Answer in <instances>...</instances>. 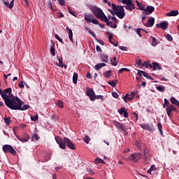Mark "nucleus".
<instances>
[{
  "mask_svg": "<svg viewBox=\"0 0 179 179\" xmlns=\"http://www.w3.org/2000/svg\"><path fill=\"white\" fill-rule=\"evenodd\" d=\"M136 3L137 5V6H138V9H140V10H145V8H146V5L143 4V3H141L139 2V1L136 0Z\"/></svg>",
  "mask_w": 179,
  "mask_h": 179,
  "instance_id": "nucleus-19",
  "label": "nucleus"
},
{
  "mask_svg": "<svg viewBox=\"0 0 179 179\" xmlns=\"http://www.w3.org/2000/svg\"><path fill=\"white\" fill-rule=\"evenodd\" d=\"M3 151L4 153H11L13 156H16V150L10 145H3Z\"/></svg>",
  "mask_w": 179,
  "mask_h": 179,
  "instance_id": "nucleus-6",
  "label": "nucleus"
},
{
  "mask_svg": "<svg viewBox=\"0 0 179 179\" xmlns=\"http://www.w3.org/2000/svg\"><path fill=\"white\" fill-rule=\"evenodd\" d=\"M145 27H152L155 24V17H150L147 22H143Z\"/></svg>",
  "mask_w": 179,
  "mask_h": 179,
  "instance_id": "nucleus-15",
  "label": "nucleus"
},
{
  "mask_svg": "<svg viewBox=\"0 0 179 179\" xmlns=\"http://www.w3.org/2000/svg\"><path fill=\"white\" fill-rule=\"evenodd\" d=\"M32 139L35 140V141H38V139H40V137L37 135V134H34V136H32Z\"/></svg>",
  "mask_w": 179,
  "mask_h": 179,
  "instance_id": "nucleus-57",
  "label": "nucleus"
},
{
  "mask_svg": "<svg viewBox=\"0 0 179 179\" xmlns=\"http://www.w3.org/2000/svg\"><path fill=\"white\" fill-rule=\"evenodd\" d=\"M110 64L113 66H117L118 65V59L117 57H113V59H110Z\"/></svg>",
  "mask_w": 179,
  "mask_h": 179,
  "instance_id": "nucleus-26",
  "label": "nucleus"
},
{
  "mask_svg": "<svg viewBox=\"0 0 179 179\" xmlns=\"http://www.w3.org/2000/svg\"><path fill=\"white\" fill-rule=\"evenodd\" d=\"M113 124L115 127V128H117V129H119V131H123L124 132L127 131V128L125 127L124 124L115 120L113 122Z\"/></svg>",
  "mask_w": 179,
  "mask_h": 179,
  "instance_id": "nucleus-9",
  "label": "nucleus"
},
{
  "mask_svg": "<svg viewBox=\"0 0 179 179\" xmlns=\"http://www.w3.org/2000/svg\"><path fill=\"white\" fill-rule=\"evenodd\" d=\"M104 66H106L105 63H98L94 66V69H96V71H100V69L104 68Z\"/></svg>",
  "mask_w": 179,
  "mask_h": 179,
  "instance_id": "nucleus-24",
  "label": "nucleus"
},
{
  "mask_svg": "<svg viewBox=\"0 0 179 179\" xmlns=\"http://www.w3.org/2000/svg\"><path fill=\"white\" fill-rule=\"evenodd\" d=\"M96 99H97L98 100H101V101H104V100H106V98H104L103 95H95V100Z\"/></svg>",
  "mask_w": 179,
  "mask_h": 179,
  "instance_id": "nucleus-42",
  "label": "nucleus"
},
{
  "mask_svg": "<svg viewBox=\"0 0 179 179\" xmlns=\"http://www.w3.org/2000/svg\"><path fill=\"white\" fill-rule=\"evenodd\" d=\"M101 59L102 62H105L106 64L109 61L108 56L106 55H101Z\"/></svg>",
  "mask_w": 179,
  "mask_h": 179,
  "instance_id": "nucleus-27",
  "label": "nucleus"
},
{
  "mask_svg": "<svg viewBox=\"0 0 179 179\" xmlns=\"http://www.w3.org/2000/svg\"><path fill=\"white\" fill-rule=\"evenodd\" d=\"M141 66H145V68H150L151 69H152V65L150 64V63H149V62H145L142 65H141Z\"/></svg>",
  "mask_w": 179,
  "mask_h": 179,
  "instance_id": "nucleus-33",
  "label": "nucleus"
},
{
  "mask_svg": "<svg viewBox=\"0 0 179 179\" xmlns=\"http://www.w3.org/2000/svg\"><path fill=\"white\" fill-rule=\"evenodd\" d=\"M152 69H154V71H160L162 69V66L157 62H152Z\"/></svg>",
  "mask_w": 179,
  "mask_h": 179,
  "instance_id": "nucleus-20",
  "label": "nucleus"
},
{
  "mask_svg": "<svg viewBox=\"0 0 179 179\" xmlns=\"http://www.w3.org/2000/svg\"><path fill=\"white\" fill-rule=\"evenodd\" d=\"M157 27H159L160 29H162V30H167L169 28V22H163L159 24H157Z\"/></svg>",
  "mask_w": 179,
  "mask_h": 179,
  "instance_id": "nucleus-16",
  "label": "nucleus"
},
{
  "mask_svg": "<svg viewBox=\"0 0 179 179\" xmlns=\"http://www.w3.org/2000/svg\"><path fill=\"white\" fill-rule=\"evenodd\" d=\"M156 89L158 92H164V90H166V88L163 85L157 86L156 87Z\"/></svg>",
  "mask_w": 179,
  "mask_h": 179,
  "instance_id": "nucleus-40",
  "label": "nucleus"
},
{
  "mask_svg": "<svg viewBox=\"0 0 179 179\" xmlns=\"http://www.w3.org/2000/svg\"><path fill=\"white\" fill-rule=\"evenodd\" d=\"M87 172L89 173V174H94V172L92 170V169H87Z\"/></svg>",
  "mask_w": 179,
  "mask_h": 179,
  "instance_id": "nucleus-62",
  "label": "nucleus"
},
{
  "mask_svg": "<svg viewBox=\"0 0 179 179\" xmlns=\"http://www.w3.org/2000/svg\"><path fill=\"white\" fill-rule=\"evenodd\" d=\"M132 0H122V3L124 5H129V3H131Z\"/></svg>",
  "mask_w": 179,
  "mask_h": 179,
  "instance_id": "nucleus-45",
  "label": "nucleus"
},
{
  "mask_svg": "<svg viewBox=\"0 0 179 179\" xmlns=\"http://www.w3.org/2000/svg\"><path fill=\"white\" fill-rule=\"evenodd\" d=\"M31 121H37V120H38V115L36 114L34 116H31Z\"/></svg>",
  "mask_w": 179,
  "mask_h": 179,
  "instance_id": "nucleus-52",
  "label": "nucleus"
},
{
  "mask_svg": "<svg viewBox=\"0 0 179 179\" xmlns=\"http://www.w3.org/2000/svg\"><path fill=\"white\" fill-rule=\"evenodd\" d=\"M111 8L115 11V15H116L119 19H124L125 17V10H124V6H117L115 3H112Z\"/></svg>",
  "mask_w": 179,
  "mask_h": 179,
  "instance_id": "nucleus-4",
  "label": "nucleus"
},
{
  "mask_svg": "<svg viewBox=\"0 0 179 179\" xmlns=\"http://www.w3.org/2000/svg\"><path fill=\"white\" fill-rule=\"evenodd\" d=\"M55 38L59 41V43H62V38L58 36V34H55Z\"/></svg>",
  "mask_w": 179,
  "mask_h": 179,
  "instance_id": "nucleus-56",
  "label": "nucleus"
},
{
  "mask_svg": "<svg viewBox=\"0 0 179 179\" xmlns=\"http://www.w3.org/2000/svg\"><path fill=\"white\" fill-rule=\"evenodd\" d=\"M73 83L74 85H76L78 83V73H74L73 76Z\"/></svg>",
  "mask_w": 179,
  "mask_h": 179,
  "instance_id": "nucleus-35",
  "label": "nucleus"
},
{
  "mask_svg": "<svg viewBox=\"0 0 179 179\" xmlns=\"http://www.w3.org/2000/svg\"><path fill=\"white\" fill-rule=\"evenodd\" d=\"M18 86H19L20 88L24 87V83L23 81L19 82Z\"/></svg>",
  "mask_w": 179,
  "mask_h": 179,
  "instance_id": "nucleus-60",
  "label": "nucleus"
},
{
  "mask_svg": "<svg viewBox=\"0 0 179 179\" xmlns=\"http://www.w3.org/2000/svg\"><path fill=\"white\" fill-rule=\"evenodd\" d=\"M112 96L115 99H118V97H119V95L116 92H112Z\"/></svg>",
  "mask_w": 179,
  "mask_h": 179,
  "instance_id": "nucleus-55",
  "label": "nucleus"
},
{
  "mask_svg": "<svg viewBox=\"0 0 179 179\" xmlns=\"http://www.w3.org/2000/svg\"><path fill=\"white\" fill-rule=\"evenodd\" d=\"M120 50H121L122 51H127V47L125 46H119Z\"/></svg>",
  "mask_w": 179,
  "mask_h": 179,
  "instance_id": "nucleus-63",
  "label": "nucleus"
},
{
  "mask_svg": "<svg viewBox=\"0 0 179 179\" xmlns=\"http://www.w3.org/2000/svg\"><path fill=\"white\" fill-rule=\"evenodd\" d=\"M140 127L143 128V129H145L146 131H149L150 132H153L155 131V129L153 128V126H151L149 124H140Z\"/></svg>",
  "mask_w": 179,
  "mask_h": 179,
  "instance_id": "nucleus-13",
  "label": "nucleus"
},
{
  "mask_svg": "<svg viewBox=\"0 0 179 179\" xmlns=\"http://www.w3.org/2000/svg\"><path fill=\"white\" fill-rule=\"evenodd\" d=\"M145 73V72L142 70H138L137 75H138V76H142V75H143V76H144Z\"/></svg>",
  "mask_w": 179,
  "mask_h": 179,
  "instance_id": "nucleus-51",
  "label": "nucleus"
},
{
  "mask_svg": "<svg viewBox=\"0 0 179 179\" xmlns=\"http://www.w3.org/2000/svg\"><path fill=\"white\" fill-rule=\"evenodd\" d=\"M128 160H129V162H134V163L139 162V160H141V153L135 152L132 154L128 157Z\"/></svg>",
  "mask_w": 179,
  "mask_h": 179,
  "instance_id": "nucleus-8",
  "label": "nucleus"
},
{
  "mask_svg": "<svg viewBox=\"0 0 179 179\" xmlns=\"http://www.w3.org/2000/svg\"><path fill=\"white\" fill-rule=\"evenodd\" d=\"M67 33L69 34V37L70 40H72V37L73 36V34L72 33V29L66 28Z\"/></svg>",
  "mask_w": 179,
  "mask_h": 179,
  "instance_id": "nucleus-39",
  "label": "nucleus"
},
{
  "mask_svg": "<svg viewBox=\"0 0 179 179\" xmlns=\"http://www.w3.org/2000/svg\"><path fill=\"white\" fill-rule=\"evenodd\" d=\"M170 101L172 104L177 106L179 103L178 100H177L174 96L171 97Z\"/></svg>",
  "mask_w": 179,
  "mask_h": 179,
  "instance_id": "nucleus-31",
  "label": "nucleus"
},
{
  "mask_svg": "<svg viewBox=\"0 0 179 179\" xmlns=\"http://www.w3.org/2000/svg\"><path fill=\"white\" fill-rule=\"evenodd\" d=\"M112 20L114 22V23L117 24V18L115 17H112Z\"/></svg>",
  "mask_w": 179,
  "mask_h": 179,
  "instance_id": "nucleus-64",
  "label": "nucleus"
},
{
  "mask_svg": "<svg viewBox=\"0 0 179 179\" xmlns=\"http://www.w3.org/2000/svg\"><path fill=\"white\" fill-rule=\"evenodd\" d=\"M170 106V101L167 99H164V103L163 104V108H166Z\"/></svg>",
  "mask_w": 179,
  "mask_h": 179,
  "instance_id": "nucleus-38",
  "label": "nucleus"
},
{
  "mask_svg": "<svg viewBox=\"0 0 179 179\" xmlns=\"http://www.w3.org/2000/svg\"><path fill=\"white\" fill-rule=\"evenodd\" d=\"M178 10H171V12H169V13H166V16H168V17H171V16H178Z\"/></svg>",
  "mask_w": 179,
  "mask_h": 179,
  "instance_id": "nucleus-22",
  "label": "nucleus"
},
{
  "mask_svg": "<svg viewBox=\"0 0 179 179\" xmlns=\"http://www.w3.org/2000/svg\"><path fill=\"white\" fill-rule=\"evenodd\" d=\"M146 15H148V14H143V15L141 16L143 24V23H145V19H146Z\"/></svg>",
  "mask_w": 179,
  "mask_h": 179,
  "instance_id": "nucleus-61",
  "label": "nucleus"
},
{
  "mask_svg": "<svg viewBox=\"0 0 179 179\" xmlns=\"http://www.w3.org/2000/svg\"><path fill=\"white\" fill-rule=\"evenodd\" d=\"M125 108H122L118 110V113L119 114H120V115H122L125 113Z\"/></svg>",
  "mask_w": 179,
  "mask_h": 179,
  "instance_id": "nucleus-50",
  "label": "nucleus"
},
{
  "mask_svg": "<svg viewBox=\"0 0 179 179\" xmlns=\"http://www.w3.org/2000/svg\"><path fill=\"white\" fill-rule=\"evenodd\" d=\"M141 30L143 31V29L138 28V29H136V31L137 34L139 35L140 37H142V35L141 34Z\"/></svg>",
  "mask_w": 179,
  "mask_h": 179,
  "instance_id": "nucleus-54",
  "label": "nucleus"
},
{
  "mask_svg": "<svg viewBox=\"0 0 179 179\" xmlns=\"http://www.w3.org/2000/svg\"><path fill=\"white\" fill-rule=\"evenodd\" d=\"M4 122L6 125H9L10 124V117H4Z\"/></svg>",
  "mask_w": 179,
  "mask_h": 179,
  "instance_id": "nucleus-43",
  "label": "nucleus"
},
{
  "mask_svg": "<svg viewBox=\"0 0 179 179\" xmlns=\"http://www.w3.org/2000/svg\"><path fill=\"white\" fill-rule=\"evenodd\" d=\"M117 80H113V81H109L108 85H110L112 87H115L117 86Z\"/></svg>",
  "mask_w": 179,
  "mask_h": 179,
  "instance_id": "nucleus-36",
  "label": "nucleus"
},
{
  "mask_svg": "<svg viewBox=\"0 0 179 179\" xmlns=\"http://www.w3.org/2000/svg\"><path fill=\"white\" fill-rule=\"evenodd\" d=\"M86 96L90 97L91 101H94L96 100V94L94 93V90L93 89H89L85 92Z\"/></svg>",
  "mask_w": 179,
  "mask_h": 179,
  "instance_id": "nucleus-10",
  "label": "nucleus"
},
{
  "mask_svg": "<svg viewBox=\"0 0 179 179\" xmlns=\"http://www.w3.org/2000/svg\"><path fill=\"white\" fill-rule=\"evenodd\" d=\"M155 170H156V166L155 165H152L150 168L148 170L147 173L148 174H150L151 176H153V171H155Z\"/></svg>",
  "mask_w": 179,
  "mask_h": 179,
  "instance_id": "nucleus-28",
  "label": "nucleus"
},
{
  "mask_svg": "<svg viewBox=\"0 0 179 179\" xmlns=\"http://www.w3.org/2000/svg\"><path fill=\"white\" fill-rule=\"evenodd\" d=\"M1 96L3 100H4L6 107L11 108L16 101V97L12 94V88L9 87L6 89Z\"/></svg>",
  "mask_w": 179,
  "mask_h": 179,
  "instance_id": "nucleus-1",
  "label": "nucleus"
},
{
  "mask_svg": "<svg viewBox=\"0 0 179 179\" xmlns=\"http://www.w3.org/2000/svg\"><path fill=\"white\" fill-rule=\"evenodd\" d=\"M50 52L53 57H55V48L54 46H51Z\"/></svg>",
  "mask_w": 179,
  "mask_h": 179,
  "instance_id": "nucleus-47",
  "label": "nucleus"
},
{
  "mask_svg": "<svg viewBox=\"0 0 179 179\" xmlns=\"http://www.w3.org/2000/svg\"><path fill=\"white\" fill-rule=\"evenodd\" d=\"M166 38H167L168 41H173V37L170 34L165 35Z\"/></svg>",
  "mask_w": 179,
  "mask_h": 179,
  "instance_id": "nucleus-53",
  "label": "nucleus"
},
{
  "mask_svg": "<svg viewBox=\"0 0 179 179\" xmlns=\"http://www.w3.org/2000/svg\"><path fill=\"white\" fill-rule=\"evenodd\" d=\"M17 139L20 142H27L29 141V136H26L25 137L20 138L18 136H16Z\"/></svg>",
  "mask_w": 179,
  "mask_h": 179,
  "instance_id": "nucleus-30",
  "label": "nucleus"
},
{
  "mask_svg": "<svg viewBox=\"0 0 179 179\" xmlns=\"http://www.w3.org/2000/svg\"><path fill=\"white\" fill-rule=\"evenodd\" d=\"M135 97V92H132L130 94H127L124 96H123V100L125 103H129L131 100H134Z\"/></svg>",
  "mask_w": 179,
  "mask_h": 179,
  "instance_id": "nucleus-12",
  "label": "nucleus"
},
{
  "mask_svg": "<svg viewBox=\"0 0 179 179\" xmlns=\"http://www.w3.org/2000/svg\"><path fill=\"white\" fill-rule=\"evenodd\" d=\"M145 78H146V79H150V80H153V78H152V76H149V74H148L146 72L144 73V76Z\"/></svg>",
  "mask_w": 179,
  "mask_h": 179,
  "instance_id": "nucleus-49",
  "label": "nucleus"
},
{
  "mask_svg": "<svg viewBox=\"0 0 179 179\" xmlns=\"http://www.w3.org/2000/svg\"><path fill=\"white\" fill-rule=\"evenodd\" d=\"M111 73H113V71H106V72L103 73V76H104L105 78H110V77L111 76Z\"/></svg>",
  "mask_w": 179,
  "mask_h": 179,
  "instance_id": "nucleus-34",
  "label": "nucleus"
},
{
  "mask_svg": "<svg viewBox=\"0 0 179 179\" xmlns=\"http://www.w3.org/2000/svg\"><path fill=\"white\" fill-rule=\"evenodd\" d=\"M108 40L110 44H113V45H117L118 44V41L113 38V35L109 36Z\"/></svg>",
  "mask_w": 179,
  "mask_h": 179,
  "instance_id": "nucleus-23",
  "label": "nucleus"
},
{
  "mask_svg": "<svg viewBox=\"0 0 179 179\" xmlns=\"http://www.w3.org/2000/svg\"><path fill=\"white\" fill-rule=\"evenodd\" d=\"M106 23L107 26H110V27H112V29H117V24L113 22H110V20H108V18H107L106 21H103Z\"/></svg>",
  "mask_w": 179,
  "mask_h": 179,
  "instance_id": "nucleus-21",
  "label": "nucleus"
},
{
  "mask_svg": "<svg viewBox=\"0 0 179 179\" xmlns=\"http://www.w3.org/2000/svg\"><path fill=\"white\" fill-rule=\"evenodd\" d=\"M65 139H68V138H64V139H62L59 136L55 137V141L57 143H58L61 149H64V150L66 149V146L65 145V143H67V141H65Z\"/></svg>",
  "mask_w": 179,
  "mask_h": 179,
  "instance_id": "nucleus-7",
  "label": "nucleus"
},
{
  "mask_svg": "<svg viewBox=\"0 0 179 179\" xmlns=\"http://www.w3.org/2000/svg\"><path fill=\"white\" fill-rule=\"evenodd\" d=\"M125 9H127V10H129V12H132L134 9L136 8L135 7V3H134L133 2L130 3L129 4H127L126 6H124Z\"/></svg>",
  "mask_w": 179,
  "mask_h": 179,
  "instance_id": "nucleus-18",
  "label": "nucleus"
},
{
  "mask_svg": "<svg viewBox=\"0 0 179 179\" xmlns=\"http://www.w3.org/2000/svg\"><path fill=\"white\" fill-rule=\"evenodd\" d=\"M91 10L92 13H94L95 17H97V19H99V20H101L102 22H107V16H106V14H104L100 8L92 6L91 7Z\"/></svg>",
  "mask_w": 179,
  "mask_h": 179,
  "instance_id": "nucleus-3",
  "label": "nucleus"
},
{
  "mask_svg": "<svg viewBox=\"0 0 179 179\" xmlns=\"http://www.w3.org/2000/svg\"><path fill=\"white\" fill-rule=\"evenodd\" d=\"M95 164H104L106 163L103 159H101L100 157H96L94 159Z\"/></svg>",
  "mask_w": 179,
  "mask_h": 179,
  "instance_id": "nucleus-29",
  "label": "nucleus"
},
{
  "mask_svg": "<svg viewBox=\"0 0 179 179\" xmlns=\"http://www.w3.org/2000/svg\"><path fill=\"white\" fill-rule=\"evenodd\" d=\"M155 12V7L152 6H148L146 7V8H144V10L143 11V15H150V13H153Z\"/></svg>",
  "mask_w": 179,
  "mask_h": 179,
  "instance_id": "nucleus-14",
  "label": "nucleus"
},
{
  "mask_svg": "<svg viewBox=\"0 0 179 179\" xmlns=\"http://www.w3.org/2000/svg\"><path fill=\"white\" fill-rule=\"evenodd\" d=\"M141 65L142 66V60L139 59L136 64H135V66H141Z\"/></svg>",
  "mask_w": 179,
  "mask_h": 179,
  "instance_id": "nucleus-59",
  "label": "nucleus"
},
{
  "mask_svg": "<svg viewBox=\"0 0 179 179\" xmlns=\"http://www.w3.org/2000/svg\"><path fill=\"white\" fill-rule=\"evenodd\" d=\"M83 141L85 143H89L90 141V137H89V136H85V137L83 138Z\"/></svg>",
  "mask_w": 179,
  "mask_h": 179,
  "instance_id": "nucleus-48",
  "label": "nucleus"
},
{
  "mask_svg": "<svg viewBox=\"0 0 179 179\" xmlns=\"http://www.w3.org/2000/svg\"><path fill=\"white\" fill-rule=\"evenodd\" d=\"M58 2L62 6H65V0H58Z\"/></svg>",
  "mask_w": 179,
  "mask_h": 179,
  "instance_id": "nucleus-58",
  "label": "nucleus"
},
{
  "mask_svg": "<svg viewBox=\"0 0 179 179\" xmlns=\"http://www.w3.org/2000/svg\"><path fill=\"white\" fill-rule=\"evenodd\" d=\"M152 41H151V45H157V39H156V38L152 36L151 37Z\"/></svg>",
  "mask_w": 179,
  "mask_h": 179,
  "instance_id": "nucleus-41",
  "label": "nucleus"
},
{
  "mask_svg": "<svg viewBox=\"0 0 179 179\" xmlns=\"http://www.w3.org/2000/svg\"><path fill=\"white\" fill-rule=\"evenodd\" d=\"M84 18L87 23H93V24H99L100 26L99 20L94 19V15H93V14H85Z\"/></svg>",
  "mask_w": 179,
  "mask_h": 179,
  "instance_id": "nucleus-5",
  "label": "nucleus"
},
{
  "mask_svg": "<svg viewBox=\"0 0 179 179\" xmlns=\"http://www.w3.org/2000/svg\"><path fill=\"white\" fill-rule=\"evenodd\" d=\"M166 111L168 117H172L173 116V112L177 111V108L173 105H169L166 108Z\"/></svg>",
  "mask_w": 179,
  "mask_h": 179,
  "instance_id": "nucleus-11",
  "label": "nucleus"
},
{
  "mask_svg": "<svg viewBox=\"0 0 179 179\" xmlns=\"http://www.w3.org/2000/svg\"><path fill=\"white\" fill-rule=\"evenodd\" d=\"M56 106H58V107H60V108H64V101L62 100H59L56 102Z\"/></svg>",
  "mask_w": 179,
  "mask_h": 179,
  "instance_id": "nucleus-37",
  "label": "nucleus"
},
{
  "mask_svg": "<svg viewBox=\"0 0 179 179\" xmlns=\"http://www.w3.org/2000/svg\"><path fill=\"white\" fill-rule=\"evenodd\" d=\"M65 142H67V146L69 148V149H72V150H75L76 149V145L69 140V138H64Z\"/></svg>",
  "mask_w": 179,
  "mask_h": 179,
  "instance_id": "nucleus-17",
  "label": "nucleus"
},
{
  "mask_svg": "<svg viewBox=\"0 0 179 179\" xmlns=\"http://www.w3.org/2000/svg\"><path fill=\"white\" fill-rule=\"evenodd\" d=\"M3 3L6 8H9L10 9H12V8H13L14 1L13 0L11 1L10 4H9V2L3 1Z\"/></svg>",
  "mask_w": 179,
  "mask_h": 179,
  "instance_id": "nucleus-25",
  "label": "nucleus"
},
{
  "mask_svg": "<svg viewBox=\"0 0 179 179\" xmlns=\"http://www.w3.org/2000/svg\"><path fill=\"white\" fill-rule=\"evenodd\" d=\"M129 72V69L127 68H122L119 70L118 73H122V72Z\"/></svg>",
  "mask_w": 179,
  "mask_h": 179,
  "instance_id": "nucleus-46",
  "label": "nucleus"
},
{
  "mask_svg": "<svg viewBox=\"0 0 179 179\" xmlns=\"http://www.w3.org/2000/svg\"><path fill=\"white\" fill-rule=\"evenodd\" d=\"M30 106L23 105V101L19 99V97L15 96V101L13 106H11L10 110H20V111H24V110H29Z\"/></svg>",
  "mask_w": 179,
  "mask_h": 179,
  "instance_id": "nucleus-2",
  "label": "nucleus"
},
{
  "mask_svg": "<svg viewBox=\"0 0 179 179\" xmlns=\"http://www.w3.org/2000/svg\"><path fill=\"white\" fill-rule=\"evenodd\" d=\"M68 9L71 15H73V16H75V17L78 16V13L75 10H73V9H72V7H69Z\"/></svg>",
  "mask_w": 179,
  "mask_h": 179,
  "instance_id": "nucleus-32",
  "label": "nucleus"
},
{
  "mask_svg": "<svg viewBox=\"0 0 179 179\" xmlns=\"http://www.w3.org/2000/svg\"><path fill=\"white\" fill-rule=\"evenodd\" d=\"M157 128H158L161 135L163 136V129H162V123H158L157 124Z\"/></svg>",
  "mask_w": 179,
  "mask_h": 179,
  "instance_id": "nucleus-44",
  "label": "nucleus"
}]
</instances>
